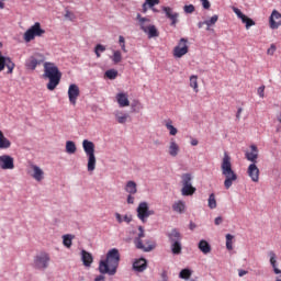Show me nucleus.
<instances>
[{
    "label": "nucleus",
    "instance_id": "a878e982",
    "mask_svg": "<svg viewBox=\"0 0 281 281\" xmlns=\"http://www.w3.org/2000/svg\"><path fill=\"white\" fill-rule=\"evenodd\" d=\"M198 247L204 255H207L210 251H212V246H210V243H207L205 239L200 240Z\"/></svg>",
    "mask_w": 281,
    "mask_h": 281
},
{
    "label": "nucleus",
    "instance_id": "412c9836",
    "mask_svg": "<svg viewBox=\"0 0 281 281\" xmlns=\"http://www.w3.org/2000/svg\"><path fill=\"white\" fill-rule=\"evenodd\" d=\"M147 267L148 262L144 258L137 259L133 263L134 271H138L139 273H142V271H146Z\"/></svg>",
    "mask_w": 281,
    "mask_h": 281
},
{
    "label": "nucleus",
    "instance_id": "79ce46f5",
    "mask_svg": "<svg viewBox=\"0 0 281 281\" xmlns=\"http://www.w3.org/2000/svg\"><path fill=\"white\" fill-rule=\"evenodd\" d=\"M233 240H234V236L232 234H227L226 235V249H228V251H232V249H234Z\"/></svg>",
    "mask_w": 281,
    "mask_h": 281
},
{
    "label": "nucleus",
    "instance_id": "f8f14e48",
    "mask_svg": "<svg viewBox=\"0 0 281 281\" xmlns=\"http://www.w3.org/2000/svg\"><path fill=\"white\" fill-rule=\"evenodd\" d=\"M68 98L70 104L72 106H76V103L78 102V98H80V88L76 83H71L68 88Z\"/></svg>",
    "mask_w": 281,
    "mask_h": 281
},
{
    "label": "nucleus",
    "instance_id": "39448f33",
    "mask_svg": "<svg viewBox=\"0 0 281 281\" xmlns=\"http://www.w3.org/2000/svg\"><path fill=\"white\" fill-rule=\"evenodd\" d=\"M82 148L88 157V172L95 170V144L93 142L85 139L82 142Z\"/></svg>",
    "mask_w": 281,
    "mask_h": 281
},
{
    "label": "nucleus",
    "instance_id": "6ab92c4d",
    "mask_svg": "<svg viewBox=\"0 0 281 281\" xmlns=\"http://www.w3.org/2000/svg\"><path fill=\"white\" fill-rule=\"evenodd\" d=\"M31 168L33 170L32 177L33 179H35V181H42L43 179H45V171H43L41 167L36 165H31Z\"/></svg>",
    "mask_w": 281,
    "mask_h": 281
},
{
    "label": "nucleus",
    "instance_id": "09e8293b",
    "mask_svg": "<svg viewBox=\"0 0 281 281\" xmlns=\"http://www.w3.org/2000/svg\"><path fill=\"white\" fill-rule=\"evenodd\" d=\"M149 8H155V5H159V0H146V2Z\"/></svg>",
    "mask_w": 281,
    "mask_h": 281
},
{
    "label": "nucleus",
    "instance_id": "0eeeda50",
    "mask_svg": "<svg viewBox=\"0 0 281 281\" xmlns=\"http://www.w3.org/2000/svg\"><path fill=\"white\" fill-rule=\"evenodd\" d=\"M45 34V30L41 27V24L38 22H35L34 25H32L23 35V40L25 43H31V41H34L36 36L41 37Z\"/></svg>",
    "mask_w": 281,
    "mask_h": 281
},
{
    "label": "nucleus",
    "instance_id": "8fccbe9b",
    "mask_svg": "<svg viewBox=\"0 0 281 281\" xmlns=\"http://www.w3.org/2000/svg\"><path fill=\"white\" fill-rule=\"evenodd\" d=\"M94 50L99 52V53H103L106 52V46L102 45V44H98L94 48Z\"/></svg>",
    "mask_w": 281,
    "mask_h": 281
},
{
    "label": "nucleus",
    "instance_id": "9b49d317",
    "mask_svg": "<svg viewBox=\"0 0 281 281\" xmlns=\"http://www.w3.org/2000/svg\"><path fill=\"white\" fill-rule=\"evenodd\" d=\"M5 67L8 69L7 74H13L14 67L16 66L12 61V58L3 56V54L0 52V71H3Z\"/></svg>",
    "mask_w": 281,
    "mask_h": 281
},
{
    "label": "nucleus",
    "instance_id": "f03ea898",
    "mask_svg": "<svg viewBox=\"0 0 281 281\" xmlns=\"http://www.w3.org/2000/svg\"><path fill=\"white\" fill-rule=\"evenodd\" d=\"M43 78L48 80V83L46 85L48 91H54V89L60 85L63 72H60L56 64L46 61L44 64Z\"/></svg>",
    "mask_w": 281,
    "mask_h": 281
},
{
    "label": "nucleus",
    "instance_id": "58836bf2",
    "mask_svg": "<svg viewBox=\"0 0 281 281\" xmlns=\"http://www.w3.org/2000/svg\"><path fill=\"white\" fill-rule=\"evenodd\" d=\"M216 195L214 193H211L209 196V207L210 210H216Z\"/></svg>",
    "mask_w": 281,
    "mask_h": 281
},
{
    "label": "nucleus",
    "instance_id": "0e129e2a",
    "mask_svg": "<svg viewBox=\"0 0 281 281\" xmlns=\"http://www.w3.org/2000/svg\"><path fill=\"white\" fill-rule=\"evenodd\" d=\"M203 25H205V21L204 22H199L198 23V27L201 30V27H203Z\"/></svg>",
    "mask_w": 281,
    "mask_h": 281
},
{
    "label": "nucleus",
    "instance_id": "c85d7f7f",
    "mask_svg": "<svg viewBox=\"0 0 281 281\" xmlns=\"http://www.w3.org/2000/svg\"><path fill=\"white\" fill-rule=\"evenodd\" d=\"M136 19L139 23L140 30H143V31H144V27H148V26L153 25V24H150V19L143 18L142 14H139V13L136 15Z\"/></svg>",
    "mask_w": 281,
    "mask_h": 281
},
{
    "label": "nucleus",
    "instance_id": "4d7b16f0",
    "mask_svg": "<svg viewBox=\"0 0 281 281\" xmlns=\"http://www.w3.org/2000/svg\"><path fill=\"white\" fill-rule=\"evenodd\" d=\"M221 223H223V217L222 216L216 217L215 221H214V224L215 225H221Z\"/></svg>",
    "mask_w": 281,
    "mask_h": 281
},
{
    "label": "nucleus",
    "instance_id": "e433bc0d",
    "mask_svg": "<svg viewBox=\"0 0 281 281\" xmlns=\"http://www.w3.org/2000/svg\"><path fill=\"white\" fill-rule=\"evenodd\" d=\"M115 117H116V122L119 124H126V121L128 120V114H124L122 112H117L115 114Z\"/></svg>",
    "mask_w": 281,
    "mask_h": 281
},
{
    "label": "nucleus",
    "instance_id": "a19ab883",
    "mask_svg": "<svg viewBox=\"0 0 281 281\" xmlns=\"http://www.w3.org/2000/svg\"><path fill=\"white\" fill-rule=\"evenodd\" d=\"M192 276V271L190 269H182L179 273V278L182 280H188Z\"/></svg>",
    "mask_w": 281,
    "mask_h": 281
},
{
    "label": "nucleus",
    "instance_id": "4c0bfd02",
    "mask_svg": "<svg viewBox=\"0 0 281 281\" xmlns=\"http://www.w3.org/2000/svg\"><path fill=\"white\" fill-rule=\"evenodd\" d=\"M166 128L169 131V134L175 136L177 135V133H179V131L177 130V127H175L172 125V121L169 120L166 124H165Z\"/></svg>",
    "mask_w": 281,
    "mask_h": 281
},
{
    "label": "nucleus",
    "instance_id": "aec40b11",
    "mask_svg": "<svg viewBox=\"0 0 281 281\" xmlns=\"http://www.w3.org/2000/svg\"><path fill=\"white\" fill-rule=\"evenodd\" d=\"M251 151H246L245 157L248 161L256 164L258 159V147L256 145L250 146Z\"/></svg>",
    "mask_w": 281,
    "mask_h": 281
},
{
    "label": "nucleus",
    "instance_id": "13d9d810",
    "mask_svg": "<svg viewBox=\"0 0 281 281\" xmlns=\"http://www.w3.org/2000/svg\"><path fill=\"white\" fill-rule=\"evenodd\" d=\"M189 228L191 229V232H194V229H196V224L190 222Z\"/></svg>",
    "mask_w": 281,
    "mask_h": 281
},
{
    "label": "nucleus",
    "instance_id": "20e7f679",
    "mask_svg": "<svg viewBox=\"0 0 281 281\" xmlns=\"http://www.w3.org/2000/svg\"><path fill=\"white\" fill-rule=\"evenodd\" d=\"M138 235L137 237L134 238V245L136 247V249H142V251H153V249H155L157 247V245L155 244V241L153 240H146L145 244L142 240V238H146V233L144 232V226H138Z\"/></svg>",
    "mask_w": 281,
    "mask_h": 281
},
{
    "label": "nucleus",
    "instance_id": "69168bd1",
    "mask_svg": "<svg viewBox=\"0 0 281 281\" xmlns=\"http://www.w3.org/2000/svg\"><path fill=\"white\" fill-rule=\"evenodd\" d=\"M3 8H5V3H3L2 1H0V10H3Z\"/></svg>",
    "mask_w": 281,
    "mask_h": 281
},
{
    "label": "nucleus",
    "instance_id": "864d4df0",
    "mask_svg": "<svg viewBox=\"0 0 281 281\" xmlns=\"http://www.w3.org/2000/svg\"><path fill=\"white\" fill-rule=\"evenodd\" d=\"M127 203L130 205H133V203H135V196H133V194L127 195Z\"/></svg>",
    "mask_w": 281,
    "mask_h": 281
},
{
    "label": "nucleus",
    "instance_id": "ddd939ff",
    "mask_svg": "<svg viewBox=\"0 0 281 281\" xmlns=\"http://www.w3.org/2000/svg\"><path fill=\"white\" fill-rule=\"evenodd\" d=\"M270 30H278L281 26V13L278 10H273L269 18Z\"/></svg>",
    "mask_w": 281,
    "mask_h": 281
},
{
    "label": "nucleus",
    "instance_id": "6e6d98bb",
    "mask_svg": "<svg viewBox=\"0 0 281 281\" xmlns=\"http://www.w3.org/2000/svg\"><path fill=\"white\" fill-rule=\"evenodd\" d=\"M258 95L261 98H265V86H261L258 88Z\"/></svg>",
    "mask_w": 281,
    "mask_h": 281
},
{
    "label": "nucleus",
    "instance_id": "b1692460",
    "mask_svg": "<svg viewBox=\"0 0 281 281\" xmlns=\"http://www.w3.org/2000/svg\"><path fill=\"white\" fill-rule=\"evenodd\" d=\"M81 260L85 267H91L93 265V255L87 250H81Z\"/></svg>",
    "mask_w": 281,
    "mask_h": 281
},
{
    "label": "nucleus",
    "instance_id": "49530a36",
    "mask_svg": "<svg viewBox=\"0 0 281 281\" xmlns=\"http://www.w3.org/2000/svg\"><path fill=\"white\" fill-rule=\"evenodd\" d=\"M276 49H278V47H276V44H271L267 50L268 56H273L276 54Z\"/></svg>",
    "mask_w": 281,
    "mask_h": 281
},
{
    "label": "nucleus",
    "instance_id": "4468645a",
    "mask_svg": "<svg viewBox=\"0 0 281 281\" xmlns=\"http://www.w3.org/2000/svg\"><path fill=\"white\" fill-rule=\"evenodd\" d=\"M0 168L2 170H14V158L8 155L0 156Z\"/></svg>",
    "mask_w": 281,
    "mask_h": 281
},
{
    "label": "nucleus",
    "instance_id": "5fc2aeb1",
    "mask_svg": "<svg viewBox=\"0 0 281 281\" xmlns=\"http://www.w3.org/2000/svg\"><path fill=\"white\" fill-rule=\"evenodd\" d=\"M115 218H116L117 223H120V224L124 223V217H122V214L115 213Z\"/></svg>",
    "mask_w": 281,
    "mask_h": 281
},
{
    "label": "nucleus",
    "instance_id": "f257e3e1",
    "mask_svg": "<svg viewBox=\"0 0 281 281\" xmlns=\"http://www.w3.org/2000/svg\"><path fill=\"white\" fill-rule=\"evenodd\" d=\"M120 267V250L112 248L108 251L105 259L99 262V272L101 274L94 278V281H106L104 276H115Z\"/></svg>",
    "mask_w": 281,
    "mask_h": 281
},
{
    "label": "nucleus",
    "instance_id": "9d476101",
    "mask_svg": "<svg viewBox=\"0 0 281 281\" xmlns=\"http://www.w3.org/2000/svg\"><path fill=\"white\" fill-rule=\"evenodd\" d=\"M189 50L190 48L188 47V40L182 37L180 38L178 45L173 48V57L183 58Z\"/></svg>",
    "mask_w": 281,
    "mask_h": 281
},
{
    "label": "nucleus",
    "instance_id": "774afa93",
    "mask_svg": "<svg viewBox=\"0 0 281 281\" xmlns=\"http://www.w3.org/2000/svg\"><path fill=\"white\" fill-rule=\"evenodd\" d=\"M276 281H281V274L277 277Z\"/></svg>",
    "mask_w": 281,
    "mask_h": 281
},
{
    "label": "nucleus",
    "instance_id": "680f3d73",
    "mask_svg": "<svg viewBox=\"0 0 281 281\" xmlns=\"http://www.w3.org/2000/svg\"><path fill=\"white\" fill-rule=\"evenodd\" d=\"M143 12H144V14H146V12H148V3H144L143 4Z\"/></svg>",
    "mask_w": 281,
    "mask_h": 281
},
{
    "label": "nucleus",
    "instance_id": "e2e57ef3",
    "mask_svg": "<svg viewBox=\"0 0 281 281\" xmlns=\"http://www.w3.org/2000/svg\"><path fill=\"white\" fill-rule=\"evenodd\" d=\"M191 146H199V140L195 139V138H193V139L191 140Z\"/></svg>",
    "mask_w": 281,
    "mask_h": 281
},
{
    "label": "nucleus",
    "instance_id": "37998d69",
    "mask_svg": "<svg viewBox=\"0 0 281 281\" xmlns=\"http://www.w3.org/2000/svg\"><path fill=\"white\" fill-rule=\"evenodd\" d=\"M105 76L109 78V80H115V78H117V70L115 69L106 70Z\"/></svg>",
    "mask_w": 281,
    "mask_h": 281
},
{
    "label": "nucleus",
    "instance_id": "2eb2a0df",
    "mask_svg": "<svg viewBox=\"0 0 281 281\" xmlns=\"http://www.w3.org/2000/svg\"><path fill=\"white\" fill-rule=\"evenodd\" d=\"M233 12H235L238 19L241 20V23L246 24V30H249L252 25H256V22H254V20L245 15L243 11H240V9L233 7Z\"/></svg>",
    "mask_w": 281,
    "mask_h": 281
},
{
    "label": "nucleus",
    "instance_id": "a18cd8bd",
    "mask_svg": "<svg viewBox=\"0 0 281 281\" xmlns=\"http://www.w3.org/2000/svg\"><path fill=\"white\" fill-rule=\"evenodd\" d=\"M65 19H67L68 21H74L76 19V14H74V12L69 10H66Z\"/></svg>",
    "mask_w": 281,
    "mask_h": 281
},
{
    "label": "nucleus",
    "instance_id": "603ef678",
    "mask_svg": "<svg viewBox=\"0 0 281 281\" xmlns=\"http://www.w3.org/2000/svg\"><path fill=\"white\" fill-rule=\"evenodd\" d=\"M133 221V216L132 215H124L123 216V222L124 223H131Z\"/></svg>",
    "mask_w": 281,
    "mask_h": 281
},
{
    "label": "nucleus",
    "instance_id": "bf43d9fd",
    "mask_svg": "<svg viewBox=\"0 0 281 281\" xmlns=\"http://www.w3.org/2000/svg\"><path fill=\"white\" fill-rule=\"evenodd\" d=\"M243 113V108H239L238 110H237V114H236V119L237 120H240V114Z\"/></svg>",
    "mask_w": 281,
    "mask_h": 281
},
{
    "label": "nucleus",
    "instance_id": "2f4dec72",
    "mask_svg": "<svg viewBox=\"0 0 281 281\" xmlns=\"http://www.w3.org/2000/svg\"><path fill=\"white\" fill-rule=\"evenodd\" d=\"M173 212H178L179 214H182V212H186V203L182 201L176 202L172 205Z\"/></svg>",
    "mask_w": 281,
    "mask_h": 281
},
{
    "label": "nucleus",
    "instance_id": "1a4fd4ad",
    "mask_svg": "<svg viewBox=\"0 0 281 281\" xmlns=\"http://www.w3.org/2000/svg\"><path fill=\"white\" fill-rule=\"evenodd\" d=\"M136 212H137V217L139 218V221H142V223H146L148 221V217L155 214V211H151L148 207L147 202H140L138 204V207L136 209Z\"/></svg>",
    "mask_w": 281,
    "mask_h": 281
},
{
    "label": "nucleus",
    "instance_id": "ea45409f",
    "mask_svg": "<svg viewBox=\"0 0 281 281\" xmlns=\"http://www.w3.org/2000/svg\"><path fill=\"white\" fill-rule=\"evenodd\" d=\"M218 22V15H213L210 20H205L204 23L207 26V30L212 27V25H216Z\"/></svg>",
    "mask_w": 281,
    "mask_h": 281
},
{
    "label": "nucleus",
    "instance_id": "72a5a7b5",
    "mask_svg": "<svg viewBox=\"0 0 281 281\" xmlns=\"http://www.w3.org/2000/svg\"><path fill=\"white\" fill-rule=\"evenodd\" d=\"M74 238H75L74 235H64L63 236V244L65 247H67V249L71 248Z\"/></svg>",
    "mask_w": 281,
    "mask_h": 281
},
{
    "label": "nucleus",
    "instance_id": "3c124183",
    "mask_svg": "<svg viewBox=\"0 0 281 281\" xmlns=\"http://www.w3.org/2000/svg\"><path fill=\"white\" fill-rule=\"evenodd\" d=\"M200 1L202 2L204 10H210L211 8L210 0H200Z\"/></svg>",
    "mask_w": 281,
    "mask_h": 281
},
{
    "label": "nucleus",
    "instance_id": "dca6fc26",
    "mask_svg": "<svg viewBox=\"0 0 281 281\" xmlns=\"http://www.w3.org/2000/svg\"><path fill=\"white\" fill-rule=\"evenodd\" d=\"M247 172L254 183H258V181H260V169H258L256 164H250Z\"/></svg>",
    "mask_w": 281,
    "mask_h": 281
},
{
    "label": "nucleus",
    "instance_id": "a211bd4d",
    "mask_svg": "<svg viewBox=\"0 0 281 281\" xmlns=\"http://www.w3.org/2000/svg\"><path fill=\"white\" fill-rule=\"evenodd\" d=\"M116 102L121 109L125 106H131V101L128 100V94L121 92L116 94Z\"/></svg>",
    "mask_w": 281,
    "mask_h": 281
},
{
    "label": "nucleus",
    "instance_id": "f3484780",
    "mask_svg": "<svg viewBox=\"0 0 281 281\" xmlns=\"http://www.w3.org/2000/svg\"><path fill=\"white\" fill-rule=\"evenodd\" d=\"M162 12H165L167 19L171 20V25L175 27L179 19V13L172 12V8L170 7H162Z\"/></svg>",
    "mask_w": 281,
    "mask_h": 281
},
{
    "label": "nucleus",
    "instance_id": "4be33fe9",
    "mask_svg": "<svg viewBox=\"0 0 281 281\" xmlns=\"http://www.w3.org/2000/svg\"><path fill=\"white\" fill-rule=\"evenodd\" d=\"M143 32L147 34L148 38H157V36H159V31H157V27L153 24L149 26H143Z\"/></svg>",
    "mask_w": 281,
    "mask_h": 281
},
{
    "label": "nucleus",
    "instance_id": "5701e85b",
    "mask_svg": "<svg viewBox=\"0 0 281 281\" xmlns=\"http://www.w3.org/2000/svg\"><path fill=\"white\" fill-rule=\"evenodd\" d=\"M179 150H180L179 144H177V140H175V138H171L169 143V148H168V153L170 157H177V155H179Z\"/></svg>",
    "mask_w": 281,
    "mask_h": 281
},
{
    "label": "nucleus",
    "instance_id": "c9c22d12",
    "mask_svg": "<svg viewBox=\"0 0 281 281\" xmlns=\"http://www.w3.org/2000/svg\"><path fill=\"white\" fill-rule=\"evenodd\" d=\"M111 60L114 63V65H120V61L122 60V52L114 50L113 55L111 56Z\"/></svg>",
    "mask_w": 281,
    "mask_h": 281
},
{
    "label": "nucleus",
    "instance_id": "f704fd0d",
    "mask_svg": "<svg viewBox=\"0 0 281 281\" xmlns=\"http://www.w3.org/2000/svg\"><path fill=\"white\" fill-rule=\"evenodd\" d=\"M181 241H173L171 243V251L172 254H175L176 256H179V254H181Z\"/></svg>",
    "mask_w": 281,
    "mask_h": 281
},
{
    "label": "nucleus",
    "instance_id": "473e14b6",
    "mask_svg": "<svg viewBox=\"0 0 281 281\" xmlns=\"http://www.w3.org/2000/svg\"><path fill=\"white\" fill-rule=\"evenodd\" d=\"M76 150H77V147L74 140L66 142V153H68V155H74Z\"/></svg>",
    "mask_w": 281,
    "mask_h": 281
},
{
    "label": "nucleus",
    "instance_id": "cd10ccee",
    "mask_svg": "<svg viewBox=\"0 0 281 281\" xmlns=\"http://www.w3.org/2000/svg\"><path fill=\"white\" fill-rule=\"evenodd\" d=\"M12 146V143L10 139L5 138V135H3V132L0 130V148L7 149Z\"/></svg>",
    "mask_w": 281,
    "mask_h": 281
},
{
    "label": "nucleus",
    "instance_id": "7ed1b4c3",
    "mask_svg": "<svg viewBox=\"0 0 281 281\" xmlns=\"http://www.w3.org/2000/svg\"><path fill=\"white\" fill-rule=\"evenodd\" d=\"M221 170H222L223 177H225L224 188L226 190H229V188L234 186V181L238 180V175H236V171L232 169V157H229V154L227 153H224Z\"/></svg>",
    "mask_w": 281,
    "mask_h": 281
},
{
    "label": "nucleus",
    "instance_id": "bb28decb",
    "mask_svg": "<svg viewBox=\"0 0 281 281\" xmlns=\"http://www.w3.org/2000/svg\"><path fill=\"white\" fill-rule=\"evenodd\" d=\"M41 63H43V60H38L35 57H30L25 64L26 69H31L32 71H34V69H36V67H38Z\"/></svg>",
    "mask_w": 281,
    "mask_h": 281
},
{
    "label": "nucleus",
    "instance_id": "393cba45",
    "mask_svg": "<svg viewBox=\"0 0 281 281\" xmlns=\"http://www.w3.org/2000/svg\"><path fill=\"white\" fill-rule=\"evenodd\" d=\"M167 236L169 238V243H181L182 236L177 228H173L171 232H169Z\"/></svg>",
    "mask_w": 281,
    "mask_h": 281
},
{
    "label": "nucleus",
    "instance_id": "338daca9",
    "mask_svg": "<svg viewBox=\"0 0 281 281\" xmlns=\"http://www.w3.org/2000/svg\"><path fill=\"white\" fill-rule=\"evenodd\" d=\"M278 122L281 124V113L278 115Z\"/></svg>",
    "mask_w": 281,
    "mask_h": 281
},
{
    "label": "nucleus",
    "instance_id": "423d86ee",
    "mask_svg": "<svg viewBox=\"0 0 281 281\" xmlns=\"http://www.w3.org/2000/svg\"><path fill=\"white\" fill-rule=\"evenodd\" d=\"M52 261V257L47 252H40L34 257L33 267L38 271H45L49 267V262Z\"/></svg>",
    "mask_w": 281,
    "mask_h": 281
},
{
    "label": "nucleus",
    "instance_id": "6e6552de",
    "mask_svg": "<svg viewBox=\"0 0 281 281\" xmlns=\"http://www.w3.org/2000/svg\"><path fill=\"white\" fill-rule=\"evenodd\" d=\"M181 179H182V189H181L182 196H192V194L196 192V188L192 186V175L183 173Z\"/></svg>",
    "mask_w": 281,
    "mask_h": 281
},
{
    "label": "nucleus",
    "instance_id": "052dcab7",
    "mask_svg": "<svg viewBox=\"0 0 281 281\" xmlns=\"http://www.w3.org/2000/svg\"><path fill=\"white\" fill-rule=\"evenodd\" d=\"M238 276H239V278H243V276H247V271L246 270H239Z\"/></svg>",
    "mask_w": 281,
    "mask_h": 281
},
{
    "label": "nucleus",
    "instance_id": "c03bdc74",
    "mask_svg": "<svg viewBox=\"0 0 281 281\" xmlns=\"http://www.w3.org/2000/svg\"><path fill=\"white\" fill-rule=\"evenodd\" d=\"M119 44H120L122 52H124V54H126V52H128V50L126 49V40H124V36H122V35L119 36Z\"/></svg>",
    "mask_w": 281,
    "mask_h": 281
},
{
    "label": "nucleus",
    "instance_id": "c756f323",
    "mask_svg": "<svg viewBox=\"0 0 281 281\" xmlns=\"http://www.w3.org/2000/svg\"><path fill=\"white\" fill-rule=\"evenodd\" d=\"M189 80L191 89H193L195 93H199V76L192 75Z\"/></svg>",
    "mask_w": 281,
    "mask_h": 281
},
{
    "label": "nucleus",
    "instance_id": "7c9ffc66",
    "mask_svg": "<svg viewBox=\"0 0 281 281\" xmlns=\"http://www.w3.org/2000/svg\"><path fill=\"white\" fill-rule=\"evenodd\" d=\"M125 191L130 194H137V183L135 181H128L125 186Z\"/></svg>",
    "mask_w": 281,
    "mask_h": 281
},
{
    "label": "nucleus",
    "instance_id": "de8ad7c7",
    "mask_svg": "<svg viewBox=\"0 0 281 281\" xmlns=\"http://www.w3.org/2000/svg\"><path fill=\"white\" fill-rule=\"evenodd\" d=\"M183 10L187 14H192V12H194V5L193 4L184 5Z\"/></svg>",
    "mask_w": 281,
    "mask_h": 281
}]
</instances>
